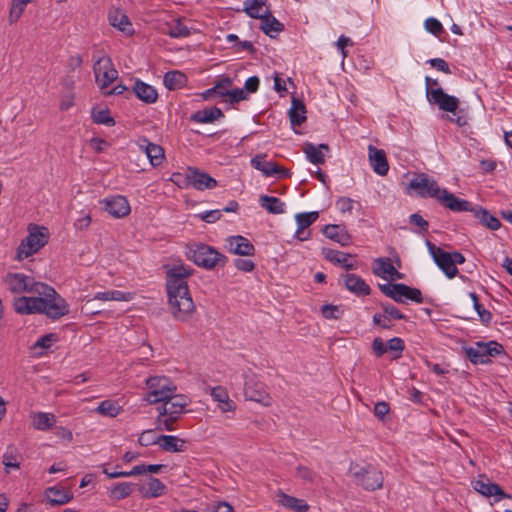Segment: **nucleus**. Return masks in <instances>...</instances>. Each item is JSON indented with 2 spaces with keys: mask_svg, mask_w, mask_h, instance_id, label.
<instances>
[{
  "mask_svg": "<svg viewBox=\"0 0 512 512\" xmlns=\"http://www.w3.org/2000/svg\"><path fill=\"white\" fill-rule=\"evenodd\" d=\"M193 270L183 264L167 266L166 290L170 312L177 321H188L196 311L187 279Z\"/></svg>",
  "mask_w": 512,
  "mask_h": 512,
  "instance_id": "1",
  "label": "nucleus"
},
{
  "mask_svg": "<svg viewBox=\"0 0 512 512\" xmlns=\"http://www.w3.org/2000/svg\"><path fill=\"white\" fill-rule=\"evenodd\" d=\"M37 287L40 288L37 295L43 301L40 304L41 314H45L49 319L58 320L69 313V304L53 287L45 283Z\"/></svg>",
  "mask_w": 512,
  "mask_h": 512,
  "instance_id": "2",
  "label": "nucleus"
},
{
  "mask_svg": "<svg viewBox=\"0 0 512 512\" xmlns=\"http://www.w3.org/2000/svg\"><path fill=\"white\" fill-rule=\"evenodd\" d=\"M49 240V232L46 227L36 224L28 226V235L21 241L17 248L16 259L21 261L43 248Z\"/></svg>",
  "mask_w": 512,
  "mask_h": 512,
  "instance_id": "3",
  "label": "nucleus"
},
{
  "mask_svg": "<svg viewBox=\"0 0 512 512\" xmlns=\"http://www.w3.org/2000/svg\"><path fill=\"white\" fill-rule=\"evenodd\" d=\"M189 259L196 265L206 269L224 267L228 261L227 256L206 244H198L194 249H191Z\"/></svg>",
  "mask_w": 512,
  "mask_h": 512,
  "instance_id": "4",
  "label": "nucleus"
},
{
  "mask_svg": "<svg viewBox=\"0 0 512 512\" xmlns=\"http://www.w3.org/2000/svg\"><path fill=\"white\" fill-rule=\"evenodd\" d=\"M146 385L150 392L146 395L145 400L150 404L169 400L171 393L176 391V386L167 377H149L146 380Z\"/></svg>",
  "mask_w": 512,
  "mask_h": 512,
  "instance_id": "5",
  "label": "nucleus"
},
{
  "mask_svg": "<svg viewBox=\"0 0 512 512\" xmlns=\"http://www.w3.org/2000/svg\"><path fill=\"white\" fill-rule=\"evenodd\" d=\"M95 82L104 91L118 78V71L115 69L109 56H102L95 60L93 65Z\"/></svg>",
  "mask_w": 512,
  "mask_h": 512,
  "instance_id": "6",
  "label": "nucleus"
},
{
  "mask_svg": "<svg viewBox=\"0 0 512 512\" xmlns=\"http://www.w3.org/2000/svg\"><path fill=\"white\" fill-rule=\"evenodd\" d=\"M407 190H413L415 194L420 198H434L438 199L442 189L438 186V183L430 178L426 173H418L409 182Z\"/></svg>",
  "mask_w": 512,
  "mask_h": 512,
  "instance_id": "7",
  "label": "nucleus"
},
{
  "mask_svg": "<svg viewBox=\"0 0 512 512\" xmlns=\"http://www.w3.org/2000/svg\"><path fill=\"white\" fill-rule=\"evenodd\" d=\"M8 290L14 294L31 293L37 294L40 290L38 285L42 282H37L34 278L27 276L23 273H8L4 278Z\"/></svg>",
  "mask_w": 512,
  "mask_h": 512,
  "instance_id": "8",
  "label": "nucleus"
},
{
  "mask_svg": "<svg viewBox=\"0 0 512 512\" xmlns=\"http://www.w3.org/2000/svg\"><path fill=\"white\" fill-rule=\"evenodd\" d=\"M426 244L436 265L445 273L448 278H454L458 274V269L453 263V256L451 253L435 246L430 241H427Z\"/></svg>",
  "mask_w": 512,
  "mask_h": 512,
  "instance_id": "9",
  "label": "nucleus"
},
{
  "mask_svg": "<svg viewBox=\"0 0 512 512\" xmlns=\"http://www.w3.org/2000/svg\"><path fill=\"white\" fill-rule=\"evenodd\" d=\"M353 475L357 480V484L366 490L374 491L383 486L382 473L371 465L362 467L359 471L354 472Z\"/></svg>",
  "mask_w": 512,
  "mask_h": 512,
  "instance_id": "10",
  "label": "nucleus"
},
{
  "mask_svg": "<svg viewBox=\"0 0 512 512\" xmlns=\"http://www.w3.org/2000/svg\"><path fill=\"white\" fill-rule=\"evenodd\" d=\"M185 185L193 186L197 190L212 189L217 186V180L208 173L202 172L195 167H189L185 175Z\"/></svg>",
  "mask_w": 512,
  "mask_h": 512,
  "instance_id": "11",
  "label": "nucleus"
},
{
  "mask_svg": "<svg viewBox=\"0 0 512 512\" xmlns=\"http://www.w3.org/2000/svg\"><path fill=\"white\" fill-rule=\"evenodd\" d=\"M251 165L256 170L261 171L265 176L270 177L273 175H277L279 179L287 178L291 176L289 170L278 166L274 162L266 161L265 154H258L251 159Z\"/></svg>",
  "mask_w": 512,
  "mask_h": 512,
  "instance_id": "12",
  "label": "nucleus"
},
{
  "mask_svg": "<svg viewBox=\"0 0 512 512\" xmlns=\"http://www.w3.org/2000/svg\"><path fill=\"white\" fill-rule=\"evenodd\" d=\"M244 396L247 400L258 402L264 406H270L272 398L267 392L264 383L255 381L253 379L248 380L244 387Z\"/></svg>",
  "mask_w": 512,
  "mask_h": 512,
  "instance_id": "13",
  "label": "nucleus"
},
{
  "mask_svg": "<svg viewBox=\"0 0 512 512\" xmlns=\"http://www.w3.org/2000/svg\"><path fill=\"white\" fill-rule=\"evenodd\" d=\"M427 98L431 103L437 104L441 110L446 112H455L459 105V100L456 97L448 95L440 87L428 89Z\"/></svg>",
  "mask_w": 512,
  "mask_h": 512,
  "instance_id": "14",
  "label": "nucleus"
},
{
  "mask_svg": "<svg viewBox=\"0 0 512 512\" xmlns=\"http://www.w3.org/2000/svg\"><path fill=\"white\" fill-rule=\"evenodd\" d=\"M437 201L445 208L454 212L473 211V205L469 201L456 197L447 189H442Z\"/></svg>",
  "mask_w": 512,
  "mask_h": 512,
  "instance_id": "15",
  "label": "nucleus"
},
{
  "mask_svg": "<svg viewBox=\"0 0 512 512\" xmlns=\"http://www.w3.org/2000/svg\"><path fill=\"white\" fill-rule=\"evenodd\" d=\"M43 301L38 297H17L13 301V308L16 313L21 315L41 314V306Z\"/></svg>",
  "mask_w": 512,
  "mask_h": 512,
  "instance_id": "16",
  "label": "nucleus"
},
{
  "mask_svg": "<svg viewBox=\"0 0 512 512\" xmlns=\"http://www.w3.org/2000/svg\"><path fill=\"white\" fill-rule=\"evenodd\" d=\"M394 297L393 300L397 303H405V299L414 301L418 304L423 303L422 292L418 288L410 287L404 283L393 284Z\"/></svg>",
  "mask_w": 512,
  "mask_h": 512,
  "instance_id": "17",
  "label": "nucleus"
},
{
  "mask_svg": "<svg viewBox=\"0 0 512 512\" xmlns=\"http://www.w3.org/2000/svg\"><path fill=\"white\" fill-rule=\"evenodd\" d=\"M368 158L375 173L380 176L387 175L389 171V163L384 150L378 149L373 145H369Z\"/></svg>",
  "mask_w": 512,
  "mask_h": 512,
  "instance_id": "18",
  "label": "nucleus"
},
{
  "mask_svg": "<svg viewBox=\"0 0 512 512\" xmlns=\"http://www.w3.org/2000/svg\"><path fill=\"white\" fill-rule=\"evenodd\" d=\"M137 489L143 498H158L165 494L166 485L158 478L149 477L146 483L137 484Z\"/></svg>",
  "mask_w": 512,
  "mask_h": 512,
  "instance_id": "19",
  "label": "nucleus"
},
{
  "mask_svg": "<svg viewBox=\"0 0 512 512\" xmlns=\"http://www.w3.org/2000/svg\"><path fill=\"white\" fill-rule=\"evenodd\" d=\"M229 252L240 256H253L255 253L254 245L244 236H230L227 239Z\"/></svg>",
  "mask_w": 512,
  "mask_h": 512,
  "instance_id": "20",
  "label": "nucleus"
},
{
  "mask_svg": "<svg viewBox=\"0 0 512 512\" xmlns=\"http://www.w3.org/2000/svg\"><path fill=\"white\" fill-rule=\"evenodd\" d=\"M162 402L164 404L161 407V415H175L177 417H180L189 403L185 396L175 395L174 393H171L169 400Z\"/></svg>",
  "mask_w": 512,
  "mask_h": 512,
  "instance_id": "21",
  "label": "nucleus"
},
{
  "mask_svg": "<svg viewBox=\"0 0 512 512\" xmlns=\"http://www.w3.org/2000/svg\"><path fill=\"white\" fill-rule=\"evenodd\" d=\"M138 145L145 152L152 166L156 167L162 164L165 155L164 149L160 145L151 143L146 138L140 139Z\"/></svg>",
  "mask_w": 512,
  "mask_h": 512,
  "instance_id": "22",
  "label": "nucleus"
},
{
  "mask_svg": "<svg viewBox=\"0 0 512 512\" xmlns=\"http://www.w3.org/2000/svg\"><path fill=\"white\" fill-rule=\"evenodd\" d=\"M108 20L111 26L117 28L119 31L127 36L134 34L132 23L128 16L120 9H114L109 12Z\"/></svg>",
  "mask_w": 512,
  "mask_h": 512,
  "instance_id": "23",
  "label": "nucleus"
},
{
  "mask_svg": "<svg viewBox=\"0 0 512 512\" xmlns=\"http://www.w3.org/2000/svg\"><path fill=\"white\" fill-rule=\"evenodd\" d=\"M105 210L113 217L121 218L130 213V205L124 196H116L105 200Z\"/></svg>",
  "mask_w": 512,
  "mask_h": 512,
  "instance_id": "24",
  "label": "nucleus"
},
{
  "mask_svg": "<svg viewBox=\"0 0 512 512\" xmlns=\"http://www.w3.org/2000/svg\"><path fill=\"white\" fill-rule=\"evenodd\" d=\"M322 232L327 238L339 243L341 246L351 244V236L342 225L328 224L324 226Z\"/></svg>",
  "mask_w": 512,
  "mask_h": 512,
  "instance_id": "25",
  "label": "nucleus"
},
{
  "mask_svg": "<svg viewBox=\"0 0 512 512\" xmlns=\"http://www.w3.org/2000/svg\"><path fill=\"white\" fill-rule=\"evenodd\" d=\"M133 93L140 101L146 104H153L158 100L157 90L139 79L133 85Z\"/></svg>",
  "mask_w": 512,
  "mask_h": 512,
  "instance_id": "26",
  "label": "nucleus"
},
{
  "mask_svg": "<svg viewBox=\"0 0 512 512\" xmlns=\"http://www.w3.org/2000/svg\"><path fill=\"white\" fill-rule=\"evenodd\" d=\"M319 213L317 211L299 213L295 216L298 229L295 237L300 241H306L310 237V232L306 233V237H302L303 231L317 221Z\"/></svg>",
  "mask_w": 512,
  "mask_h": 512,
  "instance_id": "27",
  "label": "nucleus"
},
{
  "mask_svg": "<svg viewBox=\"0 0 512 512\" xmlns=\"http://www.w3.org/2000/svg\"><path fill=\"white\" fill-rule=\"evenodd\" d=\"M344 285L347 290L357 296H367L371 293L370 286L356 274H347L345 276Z\"/></svg>",
  "mask_w": 512,
  "mask_h": 512,
  "instance_id": "28",
  "label": "nucleus"
},
{
  "mask_svg": "<svg viewBox=\"0 0 512 512\" xmlns=\"http://www.w3.org/2000/svg\"><path fill=\"white\" fill-rule=\"evenodd\" d=\"M45 498L50 505L57 506L71 501L73 494L66 488L49 487L45 490Z\"/></svg>",
  "mask_w": 512,
  "mask_h": 512,
  "instance_id": "29",
  "label": "nucleus"
},
{
  "mask_svg": "<svg viewBox=\"0 0 512 512\" xmlns=\"http://www.w3.org/2000/svg\"><path fill=\"white\" fill-rule=\"evenodd\" d=\"M223 117V111L220 108L213 106L192 113L190 116V121L196 123H213L214 121Z\"/></svg>",
  "mask_w": 512,
  "mask_h": 512,
  "instance_id": "30",
  "label": "nucleus"
},
{
  "mask_svg": "<svg viewBox=\"0 0 512 512\" xmlns=\"http://www.w3.org/2000/svg\"><path fill=\"white\" fill-rule=\"evenodd\" d=\"M471 213H473L479 223L487 229L498 230L501 227L499 219L481 206H473Z\"/></svg>",
  "mask_w": 512,
  "mask_h": 512,
  "instance_id": "31",
  "label": "nucleus"
},
{
  "mask_svg": "<svg viewBox=\"0 0 512 512\" xmlns=\"http://www.w3.org/2000/svg\"><path fill=\"white\" fill-rule=\"evenodd\" d=\"M159 446L165 452H184L186 441L173 435H159Z\"/></svg>",
  "mask_w": 512,
  "mask_h": 512,
  "instance_id": "32",
  "label": "nucleus"
},
{
  "mask_svg": "<svg viewBox=\"0 0 512 512\" xmlns=\"http://www.w3.org/2000/svg\"><path fill=\"white\" fill-rule=\"evenodd\" d=\"M322 254L324 255L325 259L334 263L341 265L344 269L347 271L356 269V265L352 263H348L347 259L351 257L352 255L349 253L329 249V248H323Z\"/></svg>",
  "mask_w": 512,
  "mask_h": 512,
  "instance_id": "33",
  "label": "nucleus"
},
{
  "mask_svg": "<svg viewBox=\"0 0 512 512\" xmlns=\"http://www.w3.org/2000/svg\"><path fill=\"white\" fill-rule=\"evenodd\" d=\"M233 81L228 76L221 77L216 84L212 87L207 89L205 92L202 93V98L204 100H209L213 97H224L227 95V89L232 86Z\"/></svg>",
  "mask_w": 512,
  "mask_h": 512,
  "instance_id": "34",
  "label": "nucleus"
},
{
  "mask_svg": "<svg viewBox=\"0 0 512 512\" xmlns=\"http://www.w3.org/2000/svg\"><path fill=\"white\" fill-rule=\"evenodd\" d=\"M289 119L291 125L294 127L300 126L306 121V108L302 100L295 97L292 98V106L289 110Z\"/></svg>",
  "mask_w": 512,
  "mask_h": 512,
  "instance_id": "35",
  "label": "nucleus"
},
{
  "mask_svg": "<svg viewBox=\"0 0 512 512\" xmlns=\"http://www.w3.org/2000/svg\"><path fill=\"white\" fill-rule=\"evenodd\" d=\"M31 417L34 429L40 431L48 430L56 423V417L52 413L36 412Z\"/></svg>",
  "mask_w": 512,
  "mask_h": 512,
  "instance_id": "36",
  "label": "nucleus"
},
{
  "mask_svg": "<svg viewBox=\"0 0 512 512\" xmlns=\"http://www.w3.org/2000/svg\"><path fill=\"white\" fill-rule=\"evenodd\" d=\"M260 29L266 34L270 35L272 31L281 32L284 30V25L279 22L271 13V11L267 8L262 13V23Z\"/></svg>",
  "mask_w": 512,
  "mask_h": 512,
  "instance_id": "37",
  "label": "nucleus"
},
{
  "mask_svg": "<svg viewBox=\"0 0 512 512\" xmlns=\"http://www.w3.org/2000/svg\"><path fill=\"white\" fill-rule=\"evenodd\" d=\"M484 343L477 342L476 347H464V352L467 358L473 364H486L490 362L489 358H487V354L484 352Z\"/></svg>",
  "mask_w": 512,
  "mask_h": 512,
  "instance_id": "38",
  "label": "nucleus"
},
{
  "mask_svg": "<svg viewBox=\"0 0 512 512\" xmlns=\"http://www.w3.org/2000/svg\"><path fill=\"white\" fill-rule=\"evenodd\" d=\"M58 336L55 333H49L42 336L36 341L30 348L31 355L33 357H41L45 354V351L50 348L53 341H57Z\"/></svg>",
  "mask_w": 512,
  "mask_h": 512,
  "instance_id": "39",
  "label": "nucleus"
},
{
  "mask_svg": "<svg viewBox=\"0 0 512 512\" xmlns=\"http://www.w3.org/2000/svg\"><path fill=\"white\" fill-rule=\"evenodd\" d=\"M187 77L180 71H169L164 75V85L169 90H176L184 87Z\"/></svg>",
  "mask_w": 512,
  "mask_h": 512,
  "instance_id": "40",
  "label": "nucleus"
},
{
  "mask_svg": "<svg viewBox=\"0 0 512 512\" xmlns=\"http://www.w3.org/2000/svg\"><path fill=\"white\" fill-rule=\"evenodd\" d=\"M259 202L261 207L266 209L271 214H282L285 212L284 203L277 197L261 195Z\"/></svg>",
  "mask_w": 512,
  "mask_h": 512,
  "instance_id": "41",
  "label": "nucleus"
},
{
  "mask_svg": "<svg viewBox=\"0 0 512 512\" xmlns=\"http://www.w3.org/2000/svg\"><path fill=\"white\" fill-rule=\"evenodd\" d=\"M279 502L287 508L293 509L297 512H307L309 505L302 499L287 495L283 492L279 493Z\"/></svg>",
  "mask_w": 512,
  "mask_h": 512,
  "instance_id": "42",
  "label": "nucleus"
},
{
  "mask_svg": "<svg viewBox=\"0 0 512 512\" xmlns=\"http://www.w3.org/2000/svg\"><path fill=\"white\" fill-rule=\"evenodd\" d=\"M395 267L392 265L390 258H377L374 260L373 273L382 278H387V275L393 274Z\"/></svg>",
  "mask_w": 512,
  "mask_h": 512,
  "instance_id": "43",
  "label": "nucleus"
},
{
  "mask_svg": "<svg viewBox=\"0 0 512 512\" xmlns=\"http://www.w3.org/2000/svg\"><path fill=\"white\" fill-rule=\"evenodd\" d=\"M95 411L102 416L114 418L121 413L122 407L119 406L116 401L104 400L98 405Z\"/></svg>",
  "mask_w": 512,
  "mask_h": 512,
  "instance_id": "44",
  "label": "nucleus"
},
{
  "mask_svg": "<svg viewBox=\"0 0 512 512\" xmlns=\"http://www.w3.org/2000/svg\"><path fill=\"white\" fill-rule=\"evenodd\" d=\"M134 485L130 482H122L110 490V498L114 500H121L130 496L133 492Z\"/></svg>",
  "mask_w": 512,
  "mask_h": 512,
  "instance_id": "45",
  "label": "nucleus"
},
{
  "mask_svg": "<svg viewBox=\"0 0 512 512\" xmlns=\"http://www.w3.org/2000/svg\"><path fill=\"white\" fill-rule=\"evenodd\" d=\"M159 415L156 419V429L157 430H166L173 431L176 429L175 423L178 421L179 417L175 415H161V408H158Z\"/></svg>",
  "mask_w": 512,
  "mask_h": 512,
  "instance_id": "46",
  "label": "nucleus"
},
{
  "mask_svg": "<svg viewBox=\"0 0 512 512\" xmlns=\"http://www.w3.org/2000/svg\"><path fill=\"white\" fill-rule=\"evenodd\" d=\"M495 483L489 482L485 475H479V478L474 481L473 488L485 497H491Z\"/></svg>",
  "mask_w": 512,
  "mask_h": 512,
  "instance_id": "47",
  "label": "nucleus"
},
{
  "mask_svg": "<svg viewBox=\"0 0 512 512\" xmlns=\"http://www.w3.org/2000/svg\"><path fill=\"white\" fill-rule=\"evenodd\" d=\"M32 2V0H12L11 9L9 13V23H16L22 13L25 10V7L28 3Z\"/></svg>",
  "mask_w": 512,
  "mask_h": 512,
  "instance_id": "48",
  "label": "nucleus"
},
{
  "mask_svg": "<svg viewBox=\"0 0 512 512\" xmlns=\"http://www.w3.org/2000/svg\"><path fill=\"white\" fill-rule=\"evenodd\" d=\"M303 151L311 163L323 164L325 162L324 154L314 144L306 143Z\"/></svg>",
  "mask_w": 512,
  "mask_h": 512,
  "instance_id": "49",
  "label": "nucleus"
},
{
  "mask_svg": "<svg viewBox=\"0 0 512 512\" xmlns=\"http://www.w3.org/2000/svg\"><path fill=\"white\" fill-rule=\"evenodd\" d=\"M296 477L305 483L313 484L317 481L319 475L310 467L298 465L296 467Z\"/></svg>",
  "mask_w": 512,
  "mask_h": 512,
  "instance_id": "50",
  "label": "nucleus"
},
{
  "mask_svg": "<svg viewBox=\"0 0 512 512\" xmlns=\"http://www.w3.org/2000/svg\"><path fill=\"white\" fill-rule=\"evenodd\" d=\"M92 119L96 124H104L107 126H114L115 120L110 115L108 109L92 110Z\"/></svg>",
  "mask_w": 512,
  "mask_h": 512,
  "instance_id": "51",
  "label": "nucleus"
},
{
  "mask_svg": "<svg viewBox=\"0 0 512 512\" xmlns=\"http://www.w3.org/2000/svg\"><path fill=\"white\" fill-rule=\"evenodd\" d=\"M470 297L473 301V306L475 310L477 311L479 318L482 323L485 325H488L492 320V314L490 311L486 310L479 302H478V296L476 293L472 292L470 293Z\"/></svg>",
  "mask_w": 512,
  "mask_h": 512,
  "instance_id": "52",
  "label": "nucleus"
},
{
  "mask_svg": "<svg viewBox=\"0 0 512 512\" xmlns=\"http://www.w3.org/2000/svg\"><path fill=\"white\" fill-rule=\"evenodd\" d=\"M20 454L13 453L12 451H7L3 455V465L5 466L6 472L9 473L10 468L19 469L20 468Z\"/></svg>",
  "mask_w": 512,
  "mask_h": 512,
  "instance_id": "53",
  "label": "nucleus"
},
{
  "mask_svg": "<svg viewBox=\"0 0 512 512\" xmlns=\"http://www.w3.org/2000/svg\"><path fill=\"white\" fill-rule=\"evenodd\" d=\"M168 34L173 38L187 37L190 35V30L180 20H177L169 27Z\"/></svg>",
  "mask_w": 512,
  "mask_h": 512,
  "instance_id": "54",
  "label": "nucleus"
},
{
  "mask_svg": "<svg viewBox=\"0 0 512 512\" xmlns=\"http://www.w3.org/2000/svg\"><path fill=\"white\" fill-rule=\"evenodd\" d=\"M387 351L393 353L396 352L397 354L394 356L395 359H398L401 356V353L405 349L404 341L399 337H394L390 340H388L387 343Z\"/></svg>",
  "mask_w": 512,
  "mask_h": 512,
  "instance_id": "55",
  "label": "nucleus"
},
{
  "mask_svg": "<svg viewBox=\"0 0 512 512\" xmlns=\"http://www.w3.org/2000/svg\"><path fill=\"white\" fill-rule=\"evenodd\" d=\"M321 312L323 317L326 319H339L343 314V311L340 310L339 306L331 304L322 306Z\"/></svg>",
  "mask_w": 512,
  "mask_h": 512,
  "instance_id": "56",
  "label": "nucleus"
},
{
  "mask_svg": "<svg viewBox=\"0 0 512 512\" xmlns=\"http://www.w3.org/2000/svg\"><path fill=\"white\" fill-rule=\"evenodd\" d=\"M483 348L485 349L484 352L487 354V358L495 357L499 354L504 353L503 346L496 341H489L487 343H484Z\"/></svg>",
  "mask_w": 512,
  "mask_h": 512,
  "instance_id": "57",
  "label": "nucleus"
},
{
  "mask_svg": "<svg viewBox=\"0 0 512 512\" xmlns=\"http://www.w3.org/2000/svg\"><path fill=\"white\" fill-rule=\"evenodd\" d=\"M381 308L383 312L388 316V318L402 320L405 319L406 316L395 306L389 303H381Z\"/></svg>",
  "mask_w": 512,
  "mask_h": 512,
  "instance_id": "58",
  "label": "nucleus"
},
{
  "mask_svg": "<svg viewBox=\"0 0 512 512\" xmlns=\"http://www.w3.org/2000/svg\"><path fill=\"white\" fill-rule=\"evenodd\" d=\"M152 434H153L152 429L143 431L138 438V443L144 447H147V446H150L153 444H159L158 436L153 437Z\"/></svg>",
  "mask_w": 512,
  "mask_h": 512,
  "instance_id": "59",
  "label": "nucleus"
},
{
  "mask_svg": "<svg viewBox=\"0 0 512 512\" xmlns=\"http://www.w3.org/2000/svg\"><path fill=\"white\" fill-rule=\"evenodd\" d=\"M409 222L420 228L419 233H426L429 228V223L420 214L414 213L409 217Z\"/></svg>",
  "mask_w": 512,
  "mask_h": 512,
  "instance_id": "60",
  "label": "nucleus"
},
{
  "mask_svg": "<svg viewBox=\"0 0 512 512\" xmlns=\"http://www.w3.org/2000/svg\"><path fill=\"white\" fill-rule=\"evenodd\" d=\"M226 96L229 97V103L232 105L247 99V93L243 89H240V88H237L234 90L227 89Z\"/></svg>",
  "mask_w": 512,
  "mask_h": 512,
  "instance_id": "61",
  "label": "nucleus"
},
{
  "mask_svg": "<svg viewBox=\"0 0 512 512\" xmlns=\"http://www.w3.org/2000/svg\"><path fill=\"white\" fill-rule=\"evenodd\" d=\"M425 28L435 36H439L443 31L442 24L435 18H428L425 21Z\"/></svg>",
  "mask_w": 512,
  "mask_h": 512,
  "instance_id": "62",
  "label": "nucleus"
},
{
  "mask_svg": "<svg viewBox=\"0 0 512 512\" xmlns=\"http://www.w3.org/2000/svg\"><path fill=\"white\" fill-rule=\"evenodd\" d=\"M373 323L383 329H391L393 327L388 316L384 314H374Z\"/></svg>",
  "mask_w": 512,
  "mask_h": 512,
  "instance_id": "63",
  "label": "nucleus"
},
{
  "mask_svg": "<svg viewBox=\"0 0 512 512\" xmlns=\"http://www.w3.org/2000/svg\"><path fill=\"white\" fill-rule=\"evenodd\" d=\"M235 267L243 272H251L255 268V264L252 260L248 259H236L234 262Z\"/></svg>",
  "mask_w": 512,
  "mask_h": 512,
  "instance_id": "64",
  "label": "nucleus"
}]
</instances>
